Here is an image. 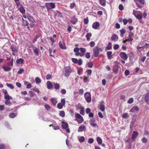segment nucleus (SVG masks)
<instances>
[{
	"label": "nucleus",
	"instance_id": "57",
	"mask_svg": "<svg viewBox=\"0 0 149 149\" xmlns=\"http://www.w3.org/2000/svg\"><path fill=\"white\" fill-rule=\"evenodd\" d=\"M128 116V114L127 113H125L123 114L122 116V118H127Z\"/></svg>",
	"mask_w": 149,
	"mask_h": 149
},
{
	"label": "nucleus",
	"instance_id": "24",
	"mask_svg": "<svg viewBox=\"0 0 149 149\" xmlns=\"http://www.w3.org/2000/svg\"><path fill=\"white\" fill-rule=\"evenodd\" d=\"M112 54V52L111 51H109L107 53L108 58L109 59H111L113 58L112 55H111Z\"/></svg>",
	"mask_w": 149,
	"mask_h": 149
},
{
	"label": "nucleus",
	"instance_id": "53",
	"mask_svg": "<svg viewBox=\"0 0 149 149\" xmlns=\"http://www.w3.org/2000/svg\"><path fill=\"white\" fill-rule=\"evenodd\" d=\"M94 139L93 138H90L88 140V143L91 144L93 142Z\"/></svg>",
	"mask_w": 149,
	"mask_h": 149
},
{
	"label": "nucleus",
	"instance_id": "27",
	"mask_svg": "<svg viewBox=\"0 0 149 149\" xmlns=\"http://www.w3.org/2000/svg\"><path fill=\"white\" fill-rule=\"evenodd\" d=\"M104 102H102V103L100 105V108L101 111H104L105 109V107L104 104Z\"/></svg>",
	"mask_w": 149,
	"mask_h": 149
},
{
	"label": "nucleus",
	"instance_id": "15",
	"mask_svg": "<svg viewBox=\"0 0 149 149\" xmlns=\"http://www.w3.org/2000/svg\"><path fill=\"white\" fill-rule=\"evenodd\" d=\"M70 22L73 24H75L78 22L77 19L76 18L75 16H74L72 17Z\"/></svg>",
	"mask_w": 149,
	"mask_h": 149
},
{
	"label": "nucleus",
	"instance_id": "34",
	"mask_svg": "<svg viewBox=\"0 0 149 149\" xmlns=\"http://www.w3.org/2000/svg\"><path fill=\"white\" fill-rule=\"evenodd\" d=\"M54 86V88L56 90L58 89L60 87V86L59 84L58 83H55L54 82L53 83Z\"/></svg>",
	"mask_w": 149,
	"mask_h": 149
},
{
	"label": "nucleus",
	"instance_id": "35",
	"mask_svg": "<svg viewBox=\"0 0 149 149\" xmlns=\"http://www.w3.org/2000/svg\"><path fill=\"white\" fill-rule=\"evenodd\" d=\"M52 127L55 130H58L59 128V126L56 124H53V125H52Z\"/></svg>",
	"mask_w": 149,
	"mask_h": 149
},
{
	"label": "nucleus",
	"instance_id": "29",
	"mask_svg": "<svg viewBox=\"0 0 149 149\" xmlns=\"http://www.w3.org/2000/svg\"><path fill=\"white\" fill-rule=\"evenodd\" d=\"M51 102L54 105H55L56 103L57 102L56 100L54 98H52L50 99Z\"/></svg>",
	"mask_w": 149,
	"mask_h": 149
},
{
	"label": "nucleus",
	"instance_id": "17",
	"mask_svg": "<svg viewBox=\"0 0 149 149\" xmlns=\"http://www.w3.org/2000/svg\"><path fill=\"white\" fill-rule=\"evenodd\" d=\"M47 87L48 89H51L52 87V84L49 81H48L46 83Z\"/></svg>",
	"mask_w": 149,
	"mask_h": 149
},
{
	"label": "nucleus",
	"instance_id": "60",
	"mask_svg": "<svg viewBox=\"0 0 149 149\" xmlns=\"http://www.w3.org/2000/svg\"><path fill=\"white\" fill-rule=\"evenodd\" d=\"M78 65H81L82 64V61L81 59H79V60H78V62L77 63Z\"/></svg>",
	"mask_w": 149,
	"mask_h": 149
},
{
	"label": "nucleus",
	"instance_id": "37",
	"mask_svg": "<svg viewBox=\"0 0 149 149\" xmlns=\"http://www.w3.org/2000/svg\"><path fill=\"white\" fill-rule=\"evenodd\" d=\"M77 121L78 123L80 124L81 123L84 121L83 117H81L79 119H77Z\"/></svg>",
	"mask_w": 149,
	"mask_h": 149
},
{
	"label": "nucleus",
	"instance_id": "2",
	"mask_svg": "<svg viewBox=\"0 0 149 149\" xmlns=\"http://www.w3.org/2000/svg\"><path fill=\"white\" fill-rule=\"evenodd\" d=\"M132 14L137 19L141 20L142 17V13L140 11H136L135 10H133Z\"/></svg>",
	"mask_w": 149,
	"mask_h": 149
},
{
	"label": "nucleus",
	"instance_id": "22",
	"mask_svg": "<svg viewBox=\"0 0 149 149\" xmlns=\"http://www.w3.org/2000/svg\"><path fill=\"white\" fill-rule=\"evenodd\" d=\"M62 127L63 129H66L68 127V124L66 123L63 122L62 123Z\"/></svg>",
	"mask_w": 149,
	"mask_h": 149
},
{
	"label": "nucleus",
	"instance_id": "46",
	"mask_svg": "<svg viewBox=\"0 0 149 149\" xmlns=\"http://www.w3.org/2000/svg\"><path fill=\"white\" fill-rule=\"evenodd\" d=\"M75 118L77 119H79L80 118L82 117V116L79 113H76L75 114Z\"/></svg>",
	"mask_w": 149,
	"mask_h": 149
},
{
	"label": "nucleus",
	"instance_id": "28",
	"mask_svg": "<svg viewBox=\"0 0 149 149\" xmlns=\"http://www.w3.org/2000/svg\"><path fill=\"white\" fill-rule=\"evenodd\" d=\"M24 61V60L22 58H20L17 60L16 63L19 64H22Z\"/></svg>",
	"mask_w": 149,
	"mask_h": 149
},
{
	"label": "nucleus",
	"instance_id": "1",
	"mask_svg": "<svg viewBox=\"0 0 149 149\" xmlns=\"http://www.w3.org/2000/svg\"><path fill=\"white\" fill-rule=\"evenodd\" d=\"M103 50V48L99 47L98 46H96L94 47L93 49V52L95 57H97L100 53V52H102Z\"/></svg>",
	"mask_w": 149,
	"mask_h": 149
},
{
	"label": "nucleus",
	"instance_id": "44",
	"mask_svg": "<svg viewBox=\"0 0 149 149\" xmlns=\"http://www.w3.org/2000/svg\"><path fill=\"white\" fill-rule=\"evenodd\" d=\"M59 115L62 117H64L65 116V113L64 111H61L60 112Z\"/></svg>",
	"mask_w": 149,
	"mask_h": 149
},
{
	"label": "nucleus",
	"instance_id": "8",
	"mask_svg": "<svg viewBox=\"0 0 149 149\" xmlns=\"http://www.w3.org/2000/svg\"><path fill=\"white\" fill-rule=\"evenodd\" d=\"M60 48L62 49H66V46L63 42L60 41L58 43Z\"/></svg>",
	"mask_w": 149,
	"mask_h": 149
},
{
	"label": "nucleus",
	"instance_id": "3",
	"mask_svg": "<svg viewBox=\"0 0 149 149\" xmlns=\"http://www.w3.org/2000/svg\"><path fill=\"white\" fill-rule=\"evenodd\" d=\"M64 70L65 71V76L66 77H68L72 72L71 67H66L64 68Z\"/></svg>",
	"mask_w": 149,
	"mask_h": 149
},
{
	"label": "nucleus",
	"instance_id": "41",
	"mask_svg": "<svg viewBox=\"0 0 149 149\" xmlns=\"http://www.w3.org/2000/svg\"><path fill=\"white\" fill-rule=\"evenodd\" d=\"M64 106L61 103H59L58 104L57 107L59 109H62L63 108V106Z\"/></svg>",
	"mask_w": 149,
	"mask_h": 149
},
{
	"label": "nucleus",
	"instance_id": "43",
	"mask_svg": "<svg viewBox=\"0 0 149 149\" xmlns=\"http://www.w3.org/2000/svg\"><path fill=\"white\" fill-rule=\"evenodd\" d=\"M145 100L147 102H148L149 101V94H147L145 96Z\"/></svg>",
	"mask_w": 149,
	"mask_h": 149
},
{
	"label": "nucleus",
	"instance_id": "18",
	"mask_svg": "<svg viewBox=\"0 0 149 149\" xmlns=\"http://www.w3.org/2000/svg\"><path fill=\"white\" fill-rule=\"evenodd\" d=\"M85 130V127L84 125H82L80 126L78 130V132H81Z\"/></svg>",
	"mask_w": 149,
	"mask_h": 149
},
{
	"label": "nucleus",
	"instance_id": "11",
	"mask_svg": "<svg viewBox=\"0 0 149 149\" xmlns=\"http://www.w3.org/2000/svg\"><path fill=\"white\" fill-rule=\"evenodd\" d=\"M138 134V133L136 131H134L132 136L131 139L132 140H134L137 137Z\"/></svg>",
	"mask_w": 149,
	"mask_h": 149
},
{
	"label": "nucleus",
	"instance_id": "20",
	"mask_svg": "<svg viewBox=\"0 0 149 149\" xmlns=\"http://www.w3.org/2000/svg\"><path fill=\"white\" fill-rule=\"evenodd\" d=\"M118 66L115 65L113 67V72H114L115 74H117L118 73Z\"/></svg>",
	"mask_w": 149,
	"mask_h": 149
},
{
	"label": "nucleus",
	"instance_id": "39",
	"mask_svg": "<svg viewBox=\"0 0 149 149\" xmlns=\"http://www.w3.org/2000/svg\"><path fill=\"white\" fill-rule=\"evenodd\" d=\"M23 21V25L24 26H28V25L29 24L28 22L25 20H24V19H22Z\"/></svg>",
	"mask_w": 149,
	"mask_h": 149
},
{
	"label": "nucleus",
	"instance_id": "4",
	"mask_svg": "<svg viewBox=\"0 0 149 149\" xmlns=\"http://www.w3.org/2000/svg\"><path fill=\"white\" fill-rule=\"evenodd\" d=\"M84 96L85 100L87 102L89 103L91 101V94L89 93H86L84 94Z\"/></svg>",
	"mask_w": 149,
	"mask_h": 149
},
{
	"label": "nucleus",
	"instance_id": "32",
	"mask_svg": "<svg viewBox=\"0 0 149 149\" xmlns=\"http://www.w3.org/2000/svg\"><path fill=\"white\" fill-rule=\"evenodd\" d=\"M19 9L20 12L22 13L23 14L25 13V10L23 6H21Z\"/></svg>",
	"mask_w": 149,
	"mask_h": 149
},
{
	"label": "nucleus",
	"instance_id": "54",
	"mask_svg": "<svg viewBox=\"0 0 149 149\" xmlns=\"http://www.w3.org/2000/svg\"><path fill=\"white\" fill-rule=\"evenodd\" d=\"M141 141L143 143H146L147 142L148 140L146 138H143L142 139Z\"/></svg>",
	"mask_w": 149,
	"mask_h": 149
},
{
	"label": "nucleus",
	"instance_id": "36",
	"mask_svg": "<svg viewBox=\"0 0 149 149\" xmlns=\"http://www.w3.org/2000/svg\"><path fill=\"white\" fill-rule=\"evenodd\" d=\"M97 141L98 144H101L102 142V140L100 137H98L97 138Z\"/></svg>",
	"mask_w": 149,
	"mask_h": 149
},
{
	"label": "nucleus",
	"instance_id": "7",
	"mask_svg": "<svg viewBox=\"0 0 149 149\" xmlns=\"http://www.w3.org/2000/svg\"><path fill=\"white\" fill-rule=\"evenodd\" d=\"M10 49L12 52V54L13 55L15 56L17 52V51L16 48L13 45H12L10 47Z\"/></svg>",
	"mask_w": 149,
	"mask_h": 149
},
{
	"label": "nucleus",
	"instance_id": "21",
	"mask_svg": "<svg viewBox=\"0 0 149 149\" xmlns=\"http://www.w3.org/2000/svg\"><path fill=\"white\" fill-rule=\"evenodd\" d=\"M78 138L79 141L81 143L84 142L85 140V138L83 136H78Z\"/></svg>",
	"mask_w": 149,
	"mask_h": 149
},
{
	"label": "nucleus",
	"instance_id": "48",
	"mask_svg": "<svg viewBox=\"0 0 149 149\" xmlns=\"http://www.w3.org/2000/svg\"><path fill=\"white\" fill-rule=\"evenodd\" d=\"M88 22V17L84 19V23L86 24H87Z\"/></svg>",
	"mask_w": 149,
	"mask_h": 149
},
{
	"label": "nucleus",
	"instance_id": "23",
	"mask_svg": "<svg viewBox=\"0 0 149 149\" xmlns=\"http://www.w3.org/2000/svg\"><path fill=\"white\" fill-rule=\"evenodd\" d=\"M120 36L121 37H123L124 36V35L125 34L126 32L125 30L122 29H120Z\"/></svg>",
	"mask_w": 149,
	"mask_h": 149
},
{
	"label": "nucleus",
	"instance_id": "63",
	"mask_svg": "<svg viewBox=\"0 0 149 149\" xmlns=\"http://www.w3.org/2000/svg\"><path fill=\"white\" fill-rule=\"evenodd\" d=\"M89 81V80L88 79L87 77L85 76L84 77V82L85 83L88 82Z\"/></svg>",
	"mask_w": 149,
	"mask_h": 149
},
{
	"label": "nucleus",
	"instance_id": "45",
	"mask_svg": "<svg viewBox=\"0 0 149 149\" xmlns=\"http://www.w3.org/2000/svg\"><path fill=\"white\" fill-rule=\"evenodd\" d=\"M49 6H50V8H51H51L53 9L54 8L55 6L54 3L52 2L50 3Z\"/></svg>",
	"mask_w": 149,
	"mask_h": 149
},
{
	"label": "nucleus",
	"instance_id": "61",
	"mask_svg": "<svg viewBox=\"0 0 149 149\" xmlns=\"http://www.w3.org/2000/svg\"><path fill=\"white\" fill-rule=\"evenodd\" d=\"M95 43L93 41H91L90 43V45L91 47H94L95 46Z\"/></svg>",
	"mask_w": 149,
	"mask_h": 149
},
{
	"label": "nucleus",
	"instance_id": "50",
	"mask_svg": "<svg viewBox=\"0 0 149 149\" xmlns=\"http://www.w3.org/2000/svg\"><path fill=\"white\" fill-rule=\"evenodd\" d=\"M75 6V4L74 2L70 4V7L71 9H73L74 7Z\"/></svg>",
	"mask_w": 149,
	"mask_h": 149
},
{
	"label": "nucleus",
	"instance_id": "40",
	"mask_svg": "<svg viewBox=\"0 0 149 149\" xmlns=\"http://www.w3.org/2000/svg\"><path fill=\"white\" fill-rule=\"evenodd\" d=\"M4 98L6 100L12 99V97L9 96L8 94L4 95Z\"/></svg>",
	"mask_w": 149,
	"mask_h": 149
},
{
	"label": "nucleus",
	"instance_id": "52",
	"mask_svg": "<svg viewBox=\"0 0 149 149\" xmlns=\"http://www.w3.org/2000/svg\"><path fill=\"white\" fill-rule=\"evenodd\" d=\"M134 100L132 98H130L127 101V103L129 104H131L133 102Z\"/></svg>",
	"mask_w": 149,
	"mask_h": 149
},
{
	"label": "nucleus",
	"instance_id": "38",
	"mask_svg": "<svg viewBox=\"0 0 149 149\" xmlns=\"http://www.w3.org/2000/svg\"><path fill=\"white\" fill-rule=\"evenodd\" d=\"M35 81L37 84L40 83L41 82V80L38 77H36L35 79Z\"/></svg>",
	"mask_w": 149,
	"mask_h": 149
},
{
	"label": "nucleus",
	"instance_id": "16",
	"mask_svg": "<svg viewBox=\"0 0 149 149\" xmlns=\"http://www.w3.org/2000/svg\"><path fill=\"white\" fill-rule=\"evenodd\" d=\"M118 36L115 34L113 35L111 37V40L115 42L118 40Z\"/></svg>",
	"mask_w": 149,
	"mask_h": 149
},
{
	"label": "nucleus",
	"instance_id": "6",
	"mask_svg": "<svg viewBox=\"0 0 149 149\" xmlns=\"http://www.w3.org/2000/svg\"><path fill=\"white\" fill-rule=\"evenodd\" d=\"M79 50L80 51L81 53H79V56L81 57H82L84 55L85 53L86 52V49L85 48L81 47L80 48Z\"/></svg>",
	"mask_w": 149,
	"mask_h": 149
},
{
	"label": "nucleus",
	"instance_id": "51",
	"mask_svg": "<svg viewBox=\"0 0 149 149\" xmlns=\"http://www.w3.org/2000/svg\"><path fill=\"white\" fill-rule=\"evenodd\" d=\"M107 49L109 50L111 49V43L110 42H109L108 43V45L107 47Z\"/></svg>",
	"mask_w": 149,
	"mask_h": 149
},
{
	"label": "nucleus",
	"instance_id": "12",
	"mask_svg": "<svg viewBox=\"0 0 149 149\" xmlns=\"http://www.w3.org/2000/svg\"><path fill=\"white\" fill-rule=\"evenodd\" d=\"M139 110V109L137 106H134L132 107L130 110V112H134L136 111H138Z\"/></svg>",
	"mask_w": 149,
	"mask_h": 149
},
{
	"label": "nucleus",
	"instance_id": "59",
	"mask_svg": "<svg viewBox=\"0 0 149 149\" xmlns=\"http://www.w3.org/2000/svg\"><path fill=\"white\" fill-rule=\"evenodd\" d=\"M24 69L23 68H20L18 72V73L19 74H21L24 71Z\"/></svg>",
	"mask_w": 149,
	"mask_h": 149
},
{
	"label": "nucleus",
	"instance_id": "10",
	"mask_svg": "<svg viewBox=\"0 0 149 149\" xmlns=\"http://www.w3.org/2000/svg\"><path fill=\"white\" fill-rule=\"evenodd\" d=\"M80 48L78 47L75 48L74 49V51L75 53V55L76 56H79V51Z\"/></svg>",
	"mask_w": 149,
	"mask_h": 149
},
{
	"label": "nucleus",
	"instance_id": "31",
	"mask_svg": "<svg viewBox=\"0 0 149 149\" xmlns=\"http://www.w3.org/2000/svg\"><path fill=\"white\" fill-rule=\"evenodd\" d=\"M33 51L34 53L36 56H38L39 55L38 49L36 48H35L33 49Z\"/></svg>",
	"mask_w": 149,
	"mask_h": 149
},
{
	"label": "nucleus",
	"instance_id": "42",
	"mask_svg": "<svg viewBox=\"0 0 149 149\" xmlns=\"http://www.w3.org/2000/svg\"><path fill=\"white\" fill-rule=\"evenodd\" d=\"M6 86H7V87H8L10 88H11V89H13L14 88V86L11 84L7 83Z\"/></svg>",
	"mask_w": 149,
	"mask_h": 149
},
{
	"label": "nucleus",
	"instance_id": "49",
	"mask_svg": "<svg viewBox=\"0 0 149 149\" xmlns=\"http://www.w3.org/2000/svg\"><path fill=\"white\" fill-rule=\"evenodd\" d=\"M71 60L74 63H77L78 62V60L77 58H72Z\"/></svg>",
	"mask_w": 149,
	"mask_h": 149
},
{
	"label": "nucleus",
	"instance_id": "64",
	"mask_svg": "<svg viewBox=\"0 0 149 149\" xmlns=\"http://www.w3.org/2000/svg\"><path fill=\"white\" fill-rule=\"evenodd\" d=\"M61 103L63 105H64L65 104V99H62L61 100Z\"/></svg>",
	"mask_w": 149,
	"mask_h": 149
},
{
	"label": "nucleus",
	"instance_id": "14",
	"mask_svg": "<svg viewBox=\"0 0 149 149\" xmlns=\"http://www.w3.org/2000/svg\"><path fill=\"white\" fill-rule=\"evenodd\" d=\"M134 36V35L131 32H130L128 35V38L127 39L128 40V41H132L133 40V37Z\"/></svg>",
	"mask_w": 149,
	"mask_h": 149
},
{
	"label": "nucleus",
	"instance_id": "9",
	"mask_svg": "<svg viewBox=\"0 0 149 149\" xmlns=\"http://www.w3.org/2000/svg\"><path fill=\"white\" fill-rule=\"evenodd\" d=\"M136 115H134L132 117L130 126L131 128H132V126L135 122L136 121Z\"/></svg>",
	"mask_w": 149,
	"mask_h": 149
},
{
	"label": "nucleus",
	"instance_id": "33",
	"mask_svg": "<svg viewBox=\"0 0 149 149\" xmlns=\"http://www.w3.org/2000/svg\"><path fill=\"white\" fill-rule=\"evenodd\" d=\"M92 34L91 33H88L86 35V37L87 41H88L90 39V37L91 36Z\"/></svg>",
	"mask_w": 149,
	"mask_h": 149
},
{
	"label": "nucleus",
	"instance_id": "55",
	"mask_svg": "<svg viewBox=\"0 0 149 149\" xmlns=\"http://www.w3.org/2000/svg\"><path fill=\"white\" fill-rule=\"evenodd\" d=\"M49 55L50 56L53 57L54 56V55L52 54V50L51 49H49Z\"/></svg>",
	"mask_w": 149,
	"mask_h": 149
},
{
	"label": "nucleus",
	"instance_id": "19",
	"mask_svg": "<svg viewBox=\"0 0 149 149\" xmlns=\"http://www.w3.org/2000/svg\"><path fill=\"white\" fill-rule=\"evenodd\" d=\"M3 68L5 71H8L11 69V68L8 66L3 65Z\"/></svg>",
	"mask_w": 149,
	"mask_h": 149
},
{
	"label": "nucleus",
	"instance_id": "30",
	"mask_svg": "<svg viewBox=\"0 0 149 149\" xmlns=\"http://www.w3.org/2000/svg\"><path fill=\"white\" fill-rule=\"evenodd\" d=\"M49 5L50 3H45V7L47 9V11H49L51 10Z\"/></svg>",
	"mask_w": 149,
	"mask_h": 149
},
{
	"label": "nucleus",
	"instance_id": "25",
	"mask_svg": "<svg viewBox=\"0 0 149 149\" xmlns=\"http://www.w3.org/2000/svg\"><path fill=\"white\" fill-rule=\"evenodd\" d=\"M27 19L30 21L33 22L34 21V19L29 14H27Z\"/></svg>",
	"mask_w": 149,
	"mask_h": 149
},
{
	"label": "nucleus",
	"instance_id": "62",
	"mask_svg": "<svg viewBox=\"0 0 149 149\" xmlns=\"http://www.w3.org/2000/svg\"><path fill=\"white\" fill-rule=\"evenodd\" d=\"M51 78V75L49 74H47L46 76V79L47 80H49Z\"/></svg>",
	"mask_w": 149,
	"mask_h": 149
},
{
	"label": "nucleus",
	"instance_id": "47",
	"mask_svg": "<svg viewBox=\"0 0 149 149\" xmlns=\"http://www.w3.org/2000/svg\"><path fill=\"white\" fill-rule=\"evenodd\" d=\"M16 116L15 114L14 113H12L9 115V117L11 118H13Z\"/></svg>",
	"mask_w": 149,
	"mask_h": 149
},
{
	"label": "nucleus",
	"instance_id": "26",
	"mask_svg": "<svg viewBox=\"0 0 149 149\" xmlns=\"http://www.w3.org/2000/svg\"><path fill=\"white\" fill-rule=\"evenodd\" d=\"M99 3L103 6H104L106 5L105 0H100Z\"/></svg>",
	"mask_w": 149,
	"mask_h": 149
},
{
	"label": "nucleus",
	"instance_id": "13",
	"mask_svg": "<svg viewBox=\"0 0 149 149\" xmlns=\"http://www.w3.org/2000/svg\"><path fill=\"white\" fill-rule=\"evenodd\" d=\"M100 24L98 22H94L92 25L93 28L95 29H97V28L99 27Z\"/></svg>",
	"mask_w": 149,
	"mask_h": 149
},
{
	"label": "nucleus",
	"instance_id": "58",
	"mask_svg": "<svg viewBox=\"0 0 149 149\" xmlns=\"http://www.w3.org/2000/svg\"><path fill=\"white\" fill-rule=\"evenodd\" d=\"M85 56L87 58H89L90 57V53L88 52H87L85 54Z\"/></svg>",
	"mask_w": 149,
	"mask_h": 149
},
{
	"label": "nucleus",
	"instance_id": "56",
	"mask_svg": "<svg viewBox=\"0 0 149 149\" xmlns=\"http://www.w3.org/2000/svg\"><path fill=\"white\" fill-rule=\"evenodd\" d=\"M5 104L7 105H10L11 104V102L9 100H6L5 102Z\"/></svg>",
	"mask_w": 149,
	"mask_h": 149
},
{
	"label": "nucleus",
	"instance_id": "5",
	"mask_svg": "<svg viewBox=\"0 0 149 149\" xmlns=\"http://www.w3.org/2000/svg\"><path fill=\"white\" fill-rule=\"evenodd\" d=\"M121 58L125 60H126L128 58L127 54L125 52H121L119 54Z\"/></svg>",
	"mask_w": 149,
	"mask_h": 149
}]
</instances>
